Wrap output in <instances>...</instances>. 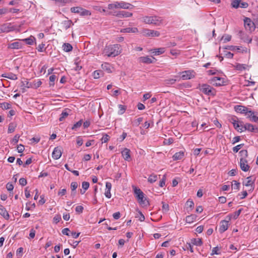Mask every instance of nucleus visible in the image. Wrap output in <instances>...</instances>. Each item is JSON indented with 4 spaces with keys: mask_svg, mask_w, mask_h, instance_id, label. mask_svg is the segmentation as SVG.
<instances>
[{
    "mask_svg": "<svg viewBox=\"0 0 258 258\" xmlns=\"http://www.w3.org/2000/svg\"><path fill=\"white\" fill-rule=\"evenodd\" d=\"M244 131L247 130L248 131L253 132H254L255 130H257V128H255L254 126L250 123H245L243 126V129Z\"/></svg>",
    "mask_w": 258,
    "mask_h": 258,
    "instance_id": "nucleus-21",
    "label": "nucleus"
},
{
    "mask_svg": "<svg viewBox=\"0 0 258 258\" xmlns=\"http://www.w3.org/2000/svg\"><path fill=\"white\" fill-rule=\"evenodd\" d=\"M20 136L18 134L16 135L12 140V143L14 144H17L19 141Z\"/></svg>",
    "mask_w": 258,
    "mask_h": 258,
    "instance_id": "nucleus-53",
    "label": "nucleus"
},
{
    "mask_svg": "<svg viewBox=\"0 0 258 258\" xmlns=\"http://www.w3.org/2000/svg\"><path fill=\"white\" fill-rule=\"evenodd\" d=\"M133 7V5L122 1L115 2L113 4H110L108 5V9L109 10L114 9H132Z\"/></svg>",
    "mask_w": 258,
    "mask_h": 258,
    "instance_id": "nucleus-2",
    "label": "nucleus"
},
{
    "mask_svg": "<svg viewBox=\"0 0 258 258\" xmlns=\"http://www.w3.org/2000/svg\"><path fill=\"white\" fill-rule=\"evenodd\" d=\"M239 153L240 155L242 157L241 158H246L248 156V153L246 150H241Z\"/></svg>",
    "mask_w": 258,
    "mask_h": 258,
    "instance_id": "nucleus-45",
    "label": "nucleus"
},
{
    "mask_svg": "<svg viewBox=\"0 0 258 258\" xmlns=\"http://www.w3.org/2000/svg\"><path fill=\"white\" fill-rule=\"evenodd\" d=\"M244 144H241L237 145L236 146L233 148L232 150L234 153H237L238 151L243 146Z\"/></svg>",
    "mask_w": 258,
    "mask_h": 258,
    "instance_id": "nucleus-49",
    "label": "nucleus"
},
{
    "mask_svg": "<svg viewBox=\"0 0 258 258\" xmlns=\"http://www.w3.org/2000/svg\"><path fill=\"white\" fill-rule=\"evenodd\" d=\"M56 79V76L55 75H51L49 77V81L50 84L49 85L53 86L54 85V81Z\"/></svg>",
    "mask_w": 258,
    "mask_h": 258,
    "instance_id": "nucleus-47",
    "label": "nucleus"
},
{
    "mask_svg": "<svg viewBox=\"0 0 258 258\" xmlns=\"http://www.w3.org/2000/svg\"><path fill=\"white\" fill-rule=\"evenodd\" d=\"M81 10H82V8L80 7H72L71 8V12L74 13L80 14Z\"/></svg>",
    "mask_w": 258,
    "mask_h": 258,
    "instance_id": "nucleus-38",
    "label": "nucleus"
},
{
    "mask_svg": "<svg viewBox=\"0 0 258 258\" xmlns=\"http://www.w3.org/2000/svg\"><path fill=\"white\" fill-rule=\"evenodd\" d=\"M134 193L136 195L138 201L141 205L147 206L150 205L147 198L144 197L143 192L140 188L135 187L134 188Z\"/></svg>",
    "mask_w": 258,
    "mask_h": 258,
    "instance_id": "nucleus-1",
    "label": "nucleus"
},
{
    "mask_svg": "<svg viewBox=\"0 0 258 258\" xmlns=\"http://www.w3.org/2000/svg\"><path fill=\"white\" fill-rule=\"evenodd\" d=\"M78 187V183L77 182H72L71 184V187L72 191H74Z\"/></svg>",
    "mask_w": 258,
    "mask_h": 258,
    "instance_id": "nucleus-56",
    "label": "nucleus"
},
{
    "mask_svg": "<svg viewBox=\"0 0 258 258\" xmlns=\"http://www.w3.org/2000/svg\"><path fill=\"white\" fill-rule=\"evenodd\" d=\"M236 50L238 52H241L242 53H247L250 52L249 49L248 50L247 48L242 46H237Z\"/></svg>",
    "mask_w": 258,
    "mask_h": 258,
    "instance_id": "nucleus-31",
    "label": "nucleus"
},
{
    "mask_svg": "<svg viewBox=\"0 0 258 258\" xmlns=\"http://www.w3.org/2000/svg\"><path fill=\"white\" fill-rule=\"evenodd\" d=\"M119 48L118 45H109L106 46L103 50V53L105 55L107 56H115L119 54L118 49Z\"/></svg>",
    "mask_w": 258,
    "mask_h": 258,
    "instance_id": "nucleus-3",
    "label": "nucleus"
},
{
    "mask_svg": "<svg viewBox=\"0 0 258 258\" xmlns=\"http://www.w3.org/2000/svg\"><path fill=\"white\" fill-rule=\"evenodd\" d=\"M103 75V73L101 70H97L94 72L93 73V77L94 79H98L101 76H102Z\"/></svg>",
    "mask_w": 258,
    "mask_h": 258,
    "instance_id": "nucleus-28",
    "label": "nucleus"
},
{
    "mask_svg": "<svg viewBox=\"0 0 258 258\" xmlns=\"http://www.w3.org/2000/svg\"><path fill=\"white\" fill-rule=\"evenodd\" d=\"M235 111L237 112L240 113H244L246 114L248 108L242 105H236L234 107Z\"/></svg>",
    "mask_w": 258,
    "mask_h": 258,
    "instance_id": "nucleus-14",
    "label": "nucleus"
},
{
    "mask_svg": "<svg viewBox=\"0 0 258 258\" xmlns=\"http://www.w3.org/2000/svg\"><path fill=\"white\" fill-rule=\"evenodd\" d=\"M233 125L234 128L238 132L241 133L242 132L244 131L242 128L240 127V124L238 123V121H236L235 123H234Z\"/></svg>",
    "mask_w": 258,
    "mask_h": 258,
    "instance_id": "nucleus-37",
    "label": "nucleus"
},
{
    "mask_svg": "<svg viewBox=\"0 0 258 258\" xmlns=\"http://www.w3.org/2000/svg\"><path fill=\"white\" fill-rule=\"evenodd\" d=\"M143 117H139L137 119L134 121V124L136 126H138L140 123L143 121Z\"/></svg>",
    "mask_w": 258,
    "mask_h": 258,
    "instance_id": "nucleus-62",
    "label": "nucleus"
},
{
    "mask_svg": "<svg viewBox=\"0 0 258 258\" xmlns=\"http://www.w3.org/2000/svg\"><path fill=\"white\" fill-rule=\"evenodd\" d=\"M63 49L66 52H70L72 50L73 47L72 46L68 43H65L63 44L62 46Z\"/></svg>",
    "mask_w": 258,
    "mask_h": 258,
    "instance_id": "nucleus-26",
    "label": "nucleus"
},
{
    "mask_svg": "<svg viewBox=\"0 0 258 258\" xmlns=\"http://www.w3.org/2000/svg\"><path fill=\"white\" fill-rule=\"evenodd\" d=\"M162 211L164 212H166L169 211V205L165 203L164 202H162Z\"/></svg>",
    "mask_w": 258,
    "mask_h": 258,
    "instance_id": "nucleus-46",
    "label": "nucleus"
},
{
    "mask_svg": "<svg viewBox=\"0 0 258 258\" xmlns=\"http://www.w3.org/2000/svg\"><path fill=\"white\" fill-rule=\"evenodd\" d=\"M224 55L225 57L228 58H232L233 56V54L229 51H225L224 53Z\"/></svg>",
    "mask_w": 258,
    "mask_h": 258,
    "instance_id": "nucleus-64",
    "label": "nucleus"
},
{
    "mask_svg": "<svg viewBox=\"0 0 258 258\" xmlns=\"http://www.w3.org/2000/svg\"><path fill=\"white\" fill-rule=\"evenodd\" d=\"M145 33L146 35L149 37H158L160 35L159 32L157 31L147 30Z\"/></svg>",
    "mask_w": 258,
    "mask_h": 258,
    "instance_id": "nucleus-19",
    "label": "nucleus"
},
{
    "mask_svg": "<svg viewBox=\"0 0 258 258\" xmlns=\"http://www.w3.org/2000/svg\"><path fill=\"white\" fill-rule=\"evenodd\" d=\"M228 221L227 220H222L221 222V225L219 228V231L220 233H223L225 232L228 227Z\"/></svg>",
    "mask_w": 258,
    "mask_h": 258,
    "instance_id": "nucleus-16",
    "label": "nucleus"
},
{
    "mask_svg": "<svg viewBox=\"0 0 258 258\" xmlns=\"http://www.w3.org/2000/svg\"><path fill=\"white\" fill-rule=\"evenodd\" d=\"M225 83L224 79L219 77H213L210 80V83L215 86L224 85Z\"/></svg>",
    "mask_w": 258,
    "mask_h": 258,
    "instance_id": "nucleus-6",
    "label": "nucleus"
},
{
    "mask_svg": "<svg viewBox=\"0 0 258 258\" xmlns=\"http://www.w3.org/2000/svg\"><path fill=\"white\" fill-rule=\"evenodd\" d=\"M118 108L119 109L118 112L119 114H122L124 112V111L126 109V107H125V106L121 105V104H119L118 105Z\"/></svg>",
    "mask_w": 258,
    "mask_h": 258,
    "instance_id": "nucleus-44",
    "label": "nucleus"
},
{
    "mask_svg": "<svg viewBox=\"0 0 258 258\" xmlns=\"http://www.w3.org/2000/svg\"><path fill=\"white\" fill-rule=\"evenodd\" d=\"M139 59L140 61L147 64L154 63L155 62L154 60H156L153 57H152V58H151L148 56H142Z\"/></svg>",
    "mask_w": 258,
    "mask_h": 258,
    "instance_id": "nucleus-15",
    "label": "nucleus"
},
{
    "mask_svg": "<svg viewBox=\"0 0 258 258\" xmlns=\"http://www.w3.org/2000/svg\"><path fill=\"white\" fill-rule=\"evenodd\" d=\"M121 154L124 160L128 161L131 159L130 150L128 149L124 148L121 152Z\"/></svg>",
    "mask_w": 258,
    "mask_h": 258,
    "instance_id": "nucleus-18",
    "label": "nucleus"
},
{
    "mask_svg": "<svg viewBox=\"0 0 258 258\" xmlns=\"http://www.w3.org/2000/svg\"><path fill=\"white\" fill-rule=\"evenodd\" d=\"M83 123V120L81 119L75 124L73 125L72 127V130L77 131V129L81 126Z\"/></svg>",
    "mask_w": 258,
    "mask_h": 258,
    "instance_id": "nucleus-30",
    "label": "nucleus"
},
{
    "mask_svg": "<svg viewBox=\"0 0 258 258\" xmlns=\"http://www.w3.org/2000/svg\"><path fill=\"white\" fill-rule=\"evenodd\" d=\"M0 214L6 220L9 219L10 216L6 208L0 205Z\"/></svg>",
    "mask_w": 258,
    "mask_h": 258,
    "instance_id": "nucleus-17",
    "label": "nucleus"
},
{
    "mask_svg": "<svg viewBox=\"0 0 258 258\" xmlns=\"http://www.w3.org/2000/svg\"><path fill=\"white\" fill-rule=\"evenodd\" d=\"M6 78L13 80H16L18 79L17 75L12 73L8 74V76H6Z\"/></svg>",
    "mask_w": 258,
    "mask_h": 258,
    "instance_id": "nucleus-42",
    "label": "nucleus"
},
{
    "mask_svg": "<svg viewBox=\"0 0 258 258\" xmlns=\"http://www.w3.org/2000/svg\"><path fill=\"white\" fill-rule=\"evenodd\" d=\"M114 15L119 18H127L132 17L133 16V14L128 12L120 11L117 13L116 14H114Z\"/></svg>",
    "mask_w": 258,
    "mask_h": 258,
    "instance_id": "nucleus-13",
    "label": "nucleus"
},
{
    "mask_svg": "<svg viewBox=\"0 0 258 258\" xmlns=\"http://www.w3.org/2000/svg\"><path fill=\"white\" fill-rule=\"evenodd\" d=\"M240 167L241 170L244 172H246L249 169V166L247 164V161L246 159L241 158L240 159Z\"/></svg>",
    "mask_w": 258,
    "mask_h": 258,
    "instance_id": "nucleus-9",
    "label": "nucleus"
},
{
    "mask_svg": "<svg viewBox=\"0 0 258 258\" xmlns=\"http://www.w3.org/2000/svg\"><path fill=\"white\" fill-rule=\"evenodd\" d=\"M166 175H164L162 180L159 182V186L163 187L165 184Z\"/></svg>",
    "mask_w": 258,
    "mask_h": 258,
    "instance_id": "nucleus-57",
    "label": "nucleus"
},
{
    "mask_svg": "<svg viewBox=\"0 0 258 258\" xmlns=\"http://www.w3.org/2000/svg\"><path fill=\"white\" fill-rule=\"evenodd\" d=\"M0 107H2L3 109H8L10 108L11 105L8 103L4 102L0 104Z\"/></svg>",
    "mask_w": 258,
    "mask_h": 258,
    "instance_id": "nucleus-48",
    "label": "nucleus"
},
{
    "mask_svg": "<svg viewBox=\"0 0 258 258\" xmlns=\"http://www.w3.org/2000/svg\"><path fill=\"white\" fill-rule=\"evenodd\" d=\"M247 67V66L246 64H240V63H237L235 66L236 69L237 70H239V71L244 70L246 69Z\"/></svg>",
    "mask_w": 258,
    "mask_h": 258,
    "instance_id": "nucleus-34",
    "label": "nucleus"
},
{
    "mask_svg": "<svg viewBox=\"0 0 258 258\" xmlns=\"http://www.w3.org/2000/svg\"><path fill=\"white\" fill-rule=\"evenodd\" d=\"M27 183V180L24 178H21L19 179V183L22 186L26 185Z\"/></svg>",
    "mask_w": 258,
    "mask_h": 258,
    "instance_id": "nucleus-60",
    "label": "nucleus"
},
{
    "mask_svg": "<svg viewBox=\"0 0 258 258\" xmlns=\"http://www.w3.org/2000/svg\"><path fill=\"white\" fill-rule=\"evenodd\" d=\"M90 184L87 181H83L82 182V188L85 190H86L88 189L89 187Z\"/></svg>",
    "mask_w": 258,
    "mask_h": 258,
    "instance_id": "nucleus-52",
    "label": "nucleus"
},
{
    "mask_svg": "<svg viewBox=\"0 0 258 258\" xmlns=\"http://www.w3.org/2000/svg\"><path fill=\"white\" fill-rule=\"evenodd\" d=\"M233 182H234V184H232V186H233L234 189L238 190L239 189L240 183L236 180H233Z\"/></svg>",
    "mask_w": 258,
    "mask_h": 258,
    "instance_id": "nucleus-59",
    "label": "nucleus"
},
{
    "mask_svg": "<svg viewBox=\"0 0 258 258\" xmlns=\"http://www.w3.org/2000/svg\"><path fill=\"white\" fill-rule=\"evenodd\" d=\"M246 179L247 181L246 182L244 183L243 182V184L244 185L246 186H251V188L249 190V191H252L254 189V181L255 179L253 180L252 179V176H250L246 178Z\"/></svg>",
    "mask_w": 258,
    "mask_h": 258,
    "instance_id": "nucleus-12",
    "label": "nucleus"
},
{
    "mask_svg": "<svg viewBox=\"0 0 258 258\" xmlns=\"http://www.w3.org/2000/svg\"><path fill=\"white\" fill-rule=\"evenodd\" d=\"M241 38L243 40L244 42H247L248 43H251L252 38L246 36V35H243L241 36Z\"/></svg>",
    "mask_w": 258,
    "mask_h": 258,
    "instance_id": "nucleus-41",
    "label": "nucleus"
},
{
    "mask_svg": "<svg viewBox=\"0 0 258 258\" xmlns=\"http://www.w3.org/2000/svg\"><path fill=\"white\" fill-rule=\"evenodd\" d=\"M240 140V136H236L233 138L232 141V144H235L236 143L238 142Z\"/></svg>",
    "mask_w": 258,
    "mask_h": 258,
    "instance_id": "nucleus-63",
    "label": "nucleus"
},
{
    "mask_svg": "<svg viewBox=\"0 0 258 258\" xmlns=\"http://www.w3.org/2000/svg\"><path fill=\"white\" fill-rule=\"evenodd\" d=\"M24 149H25V148H24V145H23L22 144H20V145H18L17 150L19 153H22L24 151Z\"/></svg>",
    "mask_w": 258,
    "mask_h": 258,
    "instance_id": "nucleus-55",
    "label": "nucleus"
},
{
    "mask_svg": "<svg viewBox=\"0 0 258 258\" xmlns=\"http://www.w3.org/2000/svg\"><path fill=\"white\" fill-rule=\"evenodd\" d=\"M20 87L22 92L24 93L26 92V88H33V86L26 79L21 82Z\"/></svg>",
    "mask_w": 258,
    "mask_h": 258,
    "instance_id": "nucleus-8",
    "label": "nucleus"
},
{
    "mask_svg": "<svg viewBox=\"0 0 258 258\" xmlns=\"http://www.w3.org/2000/svg\"><path fill=\"white\" fill-rule=\"evenodd\" d=\"M197 216L195 214H191L186 217L185 221L188 223H191L196 219Z\"/></svg>",
    "mask_w": 258,
    "mask_h": 258,
    "instance_id": "nucleus-23",
    "label": "nucleus"
},
{
    "mask_svg": "<svg viewBox=\"0 0 258 258\" xmlns=\"http://www.w3.org/2000/svg\"><path fill=\"white\" fill-rule=\"evenodd\" d=\"M240 0H233L231 3V6L233 8H238L239 6Z\"/></svg>",
    "mask_w": 258,
    "mask_h": 258,
    "instance_id": "nucleus-43",
    "label": "nucleus"
},
{
    "mask_svg": "<svg viewBox=\"0 0 258 258\" xmlns=\"http://www.w3.org/2000/svg\"><path fill=\"white\" fill-rule=\"evenodd\" d=\"M186 205L187 206V208H189L190 211L192 210L194 206V203L192 201H190L189 199L187 200V201L186 203Z\"/></svg>",
    "mask_w": 258,
    "mask_h": 258,
    "instance_id": "nucleus-39",
    "label": "nucleus"
},
{
    "mask_svg": "<svg viewBox=\"0 0 258 258\" xmlns=\"http://www.w3.org/2000/svg\"><path fill=\"white\" fill-rule=\"evenodd\" d=\"M143 21L148 24H153L159 26L161 23L162 20L157 16H145L143 17Z\"/></svg>",
    "mask_w": 258,
    "mask_h": 258,
    "instance_id": "nucleus-4",
    "label": "nucleus"
},
{
    "mask_svg": "<svg viewBox=\"0 0 258 258\" xmlns=\"http://www.w3.org/2000/svg\"><path fill=\"white\" fill-rule=\"evenodd\" d=\"M16 124L14 122H11L9 125L8 132V133H12L15 131V128L16 127Z\"/></svg>",
    "mask_w": 258,
    "mask_h": 258,
    "instance_id": "nucleus-29",
    "label": "nucleus"
},
{
    "mask_svg": "<svg viewBox=\"0 0 258 258\" xmlns=\"http://www.w3.org/2000/svg\"><path fill=\"white\" fill-rule=\"evenodd\" d=\"M191 243L195 245L201 246L202 245L203 242L201 239L194 238L191 240Z\"/></svg>",
    "mask_w": 258,
    "mask_h": 258,
    "instance_id": "nucleus-27",
    "label": "nucleus"
},
{
    "mask_svg": "<svg viewBox=\"0 0 258 258\" xmlns=\"http://www.w3.org/2000/svg\"><path fill=\"white\" fill-rule=\"evenodd\" d=\"M248 5L247 3L244 2H239V7L242 8H246L248 7Z\"/></svg>",
    "mask_w": 258,
    "mask_h": 258,
    "instance_id": "nucleus-61",
    "label": "nucleus"
},
{
    "mask_svg": "<svg viewBox=\"0 0 258 258\" xmlns=\"http://www.w3.org/2000/svg\"><path fill=\"white\" fill-rule=\"evenodd\" d=\"M157 179V176L155 174H151L148 178V180L151 183L155 182Z\"/></svg>",
    "mask_w": 258,
    "mask_h": 258,
    "instance_id": "nucleus-35",
    "label": "nucleus"
},
{
    "mask_svg": "<svg viewBox=\"0 0 258 258\" xmlns=\"http://www.w3.org/2000/svg\"><path fill=\"white\" fill-rule=\"evenodd\" d=\"M219 250V249L218 247L217 246V247H214L212 249L211 255L219 254L220 253L218 252Z\"/></svg>",
    "mask_w": 258,
    "mask_h": 258,
    "instance_id": "nucleus-58",
    "label": "nucleus"
},
{
    "mask_svg": "<svg viewBox=\"0 0 258 258\" xmlns=\"http://www.w3.org/2000/svg\"><path fill=\"white\" fill-rule=\"evenodd\" d=\"M164 48H160L159 49H155L153 50V53H155V54L156 55H160L164 52Z\"/></svg>",
    "mask_w": 258,
    "mask_h": 258,
    "instance_id": "nucleus-36",
    "label": "nucleus"
},
{
    "mask_svg": "<svg viewBox=\"0 0 258 258\" xmlns=\"http://www.w3.org/2000/svg\"><path fill=\"white\" fill-rule=\"evenodd\" d=\"M184 156V152L180 151L176 153L172 157L173 160H178L181 159Z\"/></svg>",
    "mask_w": 258,
    "mask_h": 258,
    "instance_id": "nucleus-22",
    "label": "nucleus"
},
{
    "mask_svg": "<svg viewBox=\"0 0 258 258\" xmlns=\"http://www.w3.org/2000/svg\"><path fill=\"white\" fill-rule=\"evenodd\" d=\"M183 74L181 77V78L183 80H189L195 77V73L192 71H185L182 73Z\"/></svg>",
    "mask_w": 258,
    "mask_h": 258,
    "instance_id": "nucleus-10",
    "label": "nucleus"
},
{
    "mask_svg": "<svg viewBox=\"0 0 258 258\" xmlns=\"http://www.w3.org/2000/svg\"><path fill=\"white\" fill-rule=\"evenodd\" d=\"M71 110L68 108L64 109L60 114V117L59 118L60 121H63L65 118H66L69 114Z\"/></svg>",
    "mask_w": 258,
    "mask_h": 258,
    "instance_id": "nucleus-20",
    "label": "nucleus"
},
{
    "mask_svg": "<svg viewBox=\"0 0 258 258\" xmlns=\"http://www.w3.org/2000/svg\"><path fill=\"white\" fill-rule=\"evenodd\" d=\"M138 31L137 28H126L124 29L123 32L126 33H136Z\"/></svg>",
    "mask_w": 258,
    "mask_h": 258,
    "instance_id": "nucleus-33",
    "label": "nucleus"
},
{
    "mask_svg": "<svg viewBox=\"0 0 258 258\" xmlns=\"http://www.w3.org/2000/svg\"><path fill=\"white\" fill-rule=\"evenodd\" d=\"M62 155V152L61 150V148L59 147H56L54 148L52 154V156L54 159H58L60 158Z\"/></svg>",
    "mask_w": 258,
    "mask_h": 258,
    "instance_id": "nucleus-11",
    "label": "nucleus"
},
{
    "mask_svg": "<svg viewBox=\"0 0 258 258\" xmlns=\"http://www.w3.org/2000/svg\"><path fill=\"white\" fill-rule=\"evenodd\" d=\"M244 27L246 29L248 30L250 32L253 31L255 29V25L254 22H251L250 18H245L244 20Z\"/></svg>",
    "mask_w": 258,
    "mask_h": 258,
    "instance_id": "nucleus-7",
    "label": "nucleus"
},
{
    "mask_svg": "<svg viewBox=\"0 0 258 258\" xmlns=\"http://www.w3.org/2000/svg\"><path fill=\"white\" fill-rule=\"evenodd\" d=\"M241 211H242V209H240L238 210V211H236L233 215V219H237L238 218V217L239 216V215L240 214Z\"/></svg>",
    "mask_w": 258,
    "mask_h": 258,
    "instance_id": "nucleus-54",
    "label": "nucleus"
},
{
    "mask_svg": "<svg viewBox=\"0 0 258 258\" xmlns=\"http://www.w3.org/2000/svg\"><path fill=\"white\" fill-rule=\"evenodd\" d=\"M200 89L203 93L208 95L214 96L216 93L215 90L207 84H203Z\"/></svg>",
    "mask_w": 258,
    "mask_h": 258,
    "instance_id": "nucleus-5",
    "label": "nucleus"
},
{
    "mask_svg": "<svg viewBox=\"0 0 258 258\" xmlns=\"http://www.w3.org/2000/svg\"><path fill=\"white\" fill-rule=\"evenodd\" d=\"M80 14L81 16H89L91 15V13L89 11L84 9L82 8V10L80 11Z\"/></svg>",
    "mask_w": 258,
    "mask_h": 258,
    "instance_id": "nucleus-40",
    "label": "nucleus"
},
{
    "mask_svg": "<svg viewBox=\"0 0 258 258\" xmlns=\"http://www.w3.org/2000/svg\"><path fill=\"white\" fill-rule=\"evenodd\" d=\"M176 81V79H168V80H166L165 81V84L167 85H168L170 84H173L175 83Z\"/></svg>",
    "mask_w": 258,
    "mask_h": 258,
    "instance_id": "nucleus-51",
    "label": "nucleus"
},
{
    "mask_svg": "<svg viewBox=\"0 0 258 258\" xmlns=\"http://www.w3.org/2000/svg\"><path fill=\"white\" fill-rule=\"evenodd\" d=\"M62 24L64 28H65V29L67 30L71 27V26L73 24V23L71 20H68V21H64L62 23Z\"/></svg>",
    "mask_w": 258,
    "mask_h": 258,
    "instance_id": "nucleus-32",
    "label": "nucleus"
},
{
    "mask_svg": "<svg viewBox=\"0 0 258 258\" xmlns=\"http://www.w3.org/2000/svg\"><path fill=\"white\" fill-rule=\"evenodd\" d=\"M22 44L19 42H15L11 43L9 45V48L11 49H19L21 47Z\"/></svg>",
    "mask_w": 258,
    "mask_h": 258,
    "instance_id": "nucleus-24",
    "label": "nucleus"
},
{
    "mask_svg": "<svg viewBox=\"0 0 258 258\" xmlns=\"http://www.w3.org/2000/svg\"><path fill=\"white\" fill-rule=\"evenodd\" d=\"M231 39V36L229 35H226L222 37V40H223L224 43L229 41Z\"/></svg>",
    "mask_w": 258,
    "mask_h": 258,
    "instance_id": "nucleus-50",
    "label": "nucleus"
},
{
    "mask_svg": "<svg viewBox=\"0 0 258 258\" xmlns=\"http://www.w3.org/2000/svg\"><path fill=\"white\" fill-rule=\"evenodd\" d=\"M110 67H111L110 64L107 62L103 63L101 66L102 69L103 70L106 71L108 73L111 72Z\"/></svg>",
    "mask_w": 258,
    "mask_h": 258,
    "instance_id": "nucleus-25",
    "label": "nucleus"
}]
</instances>
